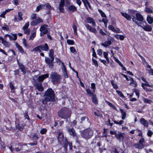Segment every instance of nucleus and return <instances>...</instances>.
<instances>
[{
    "instance_id": "ea45409f",
    "label": "nucleus",
    "mask_w": 153,
    "mask_h": 153,
    "mask_svg": "<svg viewBox=\"0 0 153 153\" xmlns=\"http://www.w3.org/2000/svg\"><path fill=\"white\" fill-rule=\"evenodd\" d=\"M29 26V22H28L27 23H26L24 27H22V29L24 30H25L26 29H27L28 27Z\"/></svg>"
},
{
    "instance_id": "412c9836",
    "label": "nucleus",
    "mask_w": 153,
    "mask_h": 153,
    "mask_svg": "<svg viewBox=\"0 0 153 153\" xmlns=\"http://www.w3.org/2000/svg\"><path fill=\"white\" fill-rule=\"evenodd\" d=\"M120 110L121 113L122 119L123 120L125 119L126 116V112L122 109H120Z\"/></svg>"
},
{
    "instance_id": "4d7b16f0",
    "label": "nucleus",
    "mask_w": 153,
    "mask_h": 153,
    "mask_svg": "<svg viewBox=\"0 0 153 153\" xmlns=\"http://www.w3.org/2000/svg\"><path fill=\"white\" fill-rule=\"evenodd\" d=\"M115 60L120 65V66H121V67L123 66V64L120 62L119 60L118 59L115 58Z\"/></svg>"
},
{
    "instance_id": "58836bf2",
    "label": "nucleus",
    "mask_w": 153,
    "mask_h": 153,
    "mask_svg": "<svg viewBox=\"0 0 153 153\" xmlns=\"http://www.w3.org/2000/svg\"><path fill=\"white\" fill-rule=\"evenodd\" d=\"M73 28L74 30V33L76 35H77V28L75 26V25L74 24H73Z\"/></svg>"
},
{
    "instance_id": "2f4dec72",
    "label": "nucleus",
    "mask_w": 153,
    "mask_h": 153,
    "mask_svg": "<svg viewBox=\"0 0 153 153\" xmlns=\"http://www.w3.org/2000/svg\"><path fill=\"white\" fill-rule=\"evenodd\" d=\"M16 128L21 131H22L23 129V126L19 124H18L16 125Z\"/></svg>"
},
{
    "instance_id": "c03bdc74",
    "label": "nucleus",
    "mask_w": 153,
    "mask_h": 153,
    "mask_svg": "<svg viewBox=\"0 0 153 153\" xmlns=\"http://www.w3.org/2000/svg\"><path fill=\"white\" fill-rule=\"evenodd\" d=\"M45 5V6H46V8L50 10L53 9V7H52L48 3Z\"/></svg>"
},
{
    "instance_id": "e2e57ef3",
    "label": "nucleus",
    "mask_w": 153,
    "mask_h": 153,
    "mask_svg": "<svg viewBox=\"0 0 153 153\" xmlns=\"http://www.w3.org/2000/svg\"><path fill=\"white\" fill-rule=\"evenodd\" d=\"M1 149L3 151H4L5 149L6 145L3 143H1Z\"/></svg>"
},
{
    "instance_id": "de8ad7c7",
    "label": "nucleus",
    "mask_w": 153,
    "mask_h": 153,
    "mask_svg": "<svg viewBox=\"0 0 153 153\" xmlns=\"http://www.w3.org/2000/svg\"><path fill=\"white\" fill-rule=\"evenodd\" d=\"M86 91L88 94L90 96H93V95H94L93 93L91 92V90L89 89H87Z\"/></svg>"
},
{
    "instance_id": "4be33fe9",
    "label": "nucleus",
    "mask_w": 153,
    "mask_h": 153,
    "mask_svg": "<svg viewBox=\"0 0 153 153\" xmlns=\"http://www.w3.org/2000/svg\"><path fill=\"white\" fill-rule=\"evenodd\" d=\"M85 5L86 7V8L88 10L87 6H88L90 8H91V6L90 4L89 3L87 0H82Z\"/></svg>"
},
{
    "instance_id": "c9c22d12",
    "label": "nucleus",
    "mask_w": 153,
    "mask_h": 153,
    "mask_svg": "<svg viewBox=\"0 0 153 153\" xmlns=\"http://www.w3.org/2000/svg\"><path fill=\"white\" fill-rule=\"evenodd\" d=\"M2 43L6 47H9L10 45V44L8 42H7L5 40H4L3 41Z\"/></svg>"
},
{
    "instance_id": "37998d69",
    "label": "nucleus",
    "mask_w": 153,
    "mask_h": 153,
    "mask_svg": "<svg viewBox=\"0 0 153 153\" xmlns=\"http://www.w3.org/2000/svg\"><path fill=\"white\" fill-rule=\"evenodd\" d=\"M67 42L69 45H72L74 44V42L73 40L68 39L67 40Z\"/></svg>"
},
{
    "instance_id": "13d9d810",
    "label": "nucleus",
    "mask_w": 153,
    "mask_h": 153,
    "mask_svg": "<svg viewBox=\"0 0 153 153\" xmlns=\"http://www.w3.org/2000/svg\"><path fill=\"white\" fill-rule=\"evenodd\" d=\"M92 60L93 61V63L94 64V65L96 67H97L98 66V64L97 63V61L94 59H92Z\"/></svg>"
},
{
    "instance_id": "f257e3e1",
    "label": "nucleus",
    "mask_w": 153,
    "mask_h": 153,
    "mask_svg": "<svg viewBox=\"0 0 153 153\" xmlns=\"http://www.w3.org/2000/svg\"><path fill=\"white\" fill-rule=\"evenodd\" d=\"M130 15L126 13H122V15L128 21H130L131 19H132L133 22L137 25H138V23L137 22V20L140 21H142L143 20V17L141 14L139 13H137L136 14V18L134 15V11L130 10Z\"/></svg>"
},
{
    "instance_id": "79ce46f5",
    "label": "nucleus",
    "mask_w": 153,
    "mask_h": 153,
    "mask_svg": "<svg viewBox=\"0 0 153 153\" xmlns=\"http://www.w3.org/2000/svg\"><path fill=\"white\" fill-rule=\"evenodd\" d=\"M109 29L114 32H116V30L115 29L114 27L112 25H110L108 27Z\"/></svg>"
},
{
    "instance_id": "bf43d9fd",
    "label": "nucleus",
    "mask_w": 153,
    "mask_h": 153,
    "mask_svg": "<svg viewBox=\"0 0 153 153\" xmlns=\"http://www.w3.org/2000/svg\"><path fill=\"white\" fill-rule=\"evenodd\" d=\"M7 13V11H3L1 14L0 15V17H2L3 18H5L4 15Z\"/></svg>"
},
{
    "instance_id": "a878e982",
    "label": "nucleus",
    "mask_w": 153,
    "mask_h": 153,
    "mask_svg": "<svg viewBox=\"0 0 153 153\" xmlns=\"http://www.w3.org/2000/svg\"><path fill=\"white\" fill-rule=\"evenodd\" d=\"M15 45L20 52L22 53H24V51L21 46H20L17 43H16Z\"/></svg>"
},
{
    "instance_id": "aec40b11",
    "label": "nucleus",
    "mask_w": 153,
    "mask_h": 153,
    "mask_svg": "<svg viewBox=\"0 0 153 153\" xmlns=\"http://www.w3.org/2000/svg\"><path fill=\"white\" fill-rule=\"evenodd\" d=\"M68 9L70 11L73 12L76 10V8L74 5H71L68 7Z\"/></svg>"
},
{
    "instance_id": "f704fd0d",
    "label": "nucleus",
    "mask_w": 153,
    "mask_h": 153,
    "mask_svg": "<svg viewBox=\"0 0 153 153\" xmlns=\"http://www.w3.org/2000/svg\"><path fill=\"white\" fill-rule=\"evenodd\" d=\"M64 147L65 149L67 150V145L68 144V141L66 139H65L64 141Z\"/></svg>"
},
{
    "instance_id": "864d4df0",
    "label": "nucleus",
    "mask_w": 153,
    "mask_h": 153,
    "mask_svg": "<svg viewBox=\"0 0 153 153\" xmlns=\"http://www.w3.org/2000/svg\"><path fill=\"white\" fill-rule=\"evenodd\" d=\"M47 131V130L46 128H43L41 130L40 132L42 134H45Z\"/></svg>"
},
{
    "instance_id": "72a5a7b5",
    "label": "nucleus",
    "mask_w": 153,
    "mask_h": 153,
    "mask_svg": "<svg viewBox=\"0 0 153 153\" xmlns=\"http://www.w3.org/2000/svg\"><path fill=\"white\" fill-rule=\"evenodd\" d=\"M59 62H61L62 65V70L63 71H67L66 66L65 65L63 62H62L61 61L59 60Z\"/></svg>"
},
{
    "instance_id": "e433bc0d",
    "label": "nucleus",
    "mask_w": 153,
    "mask_h": 153,
    "mask_svg": "<svg viewBox=\"0 0 153 153\" xmlns=\"http://www.w3.org/2000/svg\"><path fill=\"white\" fill-rule=\"evenodd\" d=\"M106 102L110 107H111L113 108L114 109H116V108L111 103L107 101H106Z\"/></svg>"
},
{
    "instance_id": "20e7f679",
    "label": "nucleus",
    "mask_w": 153,
    "mask_h": 153,
    "mask_svg": "<svg viewBox=\"0 0 153 153\" xmlns=\"http://www.w3.org/2000/svg\"><path fill=\"white\" fill-rule=\"evenodd\" d=\"M50 78L51 79L53 84L59 83L62 78L61 76L56 72H52Z\"/></svg>"
},
{
    "instance_id": "f3484780",
    "label": "nucleus",
    "mask_w": 153,
    "mask_h": 153,
    "mask_svg": "<svg viewBox=\"0 0 153 153\" xmlns=\"http://www.w3.org/2000/svg\"><path fill=\"white\" fill-rule=\"evenodd\" d=\"M40 47L42 51H47L49 49V47L47 43H45L44 45H40Z\"/></svg>"
},
{
    "instance_id": "8fccbe9b",
    "label": "nucleus",
    "mask_w": 153,
    "mask_h": 153,
    "mask_svg": "<svg viewBox=\"0 0 153 153\" xmlns=\"http://www.w3.org/2000/svg\"><path fill=\"white\" fill-rule=\"evenodd\" d=\"M91 88L93 89V91L94 92L95 90V85L94 83H92L91 84Z\"/></svg>"
},
{
    "instance_id": "dca6fc26",
    "label": "nucleus",
    "mask_w": 153,
    "mask_h": 153,
    "mask_svg": "<svg viewBox=\"0 0 153 153\" xmlns=\"http://www.w3.org/2000/svg\"><path fill=\"white\" fill-rule=\"evenodd\" d=\"M143 29L145 31H150L152 30V27L148 25L145 26H142L140 25Z\"/></svg>"
},
{
    "instance_id": "49530a36",
    "label": "nucleus",
    "mask_w": 153,
    "mask_h": 153,
    "mask_svg": "<svg viewBox=\"0 0 153 153\" xmlns=\"http://www.w3.org/2000/svg\"><path fill=\"white\" fill-rule=\"evenodd\" d=\"M65 4V0H61L59 4V6H63Z\"/></svg>"
},
{
    "instance_id": "f8f14e48",
    "label": "nucleus",
    "mask_w": 153,
    "mask_h": 153,
    "mask_svg": "<svg viewBox=\"0 0 153 153\" xmlns=\"http://www.w3.org/2000/svg\"><path fill=\"white\" fill-rule=\"evenodd\" d=\"M86 21L88 23L92 24L93 26L95 27L96 26V23L94 19L91 17H88L87 18Z\"/></svg>"
},
{
    "instance_id": "2eb2a0df",
    "label": "nucleus",
    "mask_w": 153,
    "mask_h": 153,
    "mask_svg": "<svg viewBox=\"0 0 153 153\" xmlns=\"http://www.w3.org/2000/svg\"><path fill=\"white\" fill-rule=\"evenodd\" d=\"M124 134L123 133L120 132L117 134H116L115 136L117 138L119 139V140H123L124 138Z\"/></svg>"
},
{
    "instance_id": "a19ab883",
    "label": "nucleus",
    "mask_w": 153,
    "mask_h": 153,
    "mask_svg": "<svg viewBox=\"0 0 153 153\" xmlns=\"http://www.w3.org/2000/svg\"><path fill=\"white\" fill-rule=\"evenodd\" d=\"M145 9V11L148 13H152V11L147 7H146Z\"/></svg>"
},
{
    "instance_id": "393cba45",
    "label": "nucleus",
    "mask_w": 153,
    "mask_h": 153,
    "mask_svg": "<svg viewBox=\"0 0 153 153\" xmlns=\"http://www.w3.org/2000/svg\"><path fill=\"white\" fill-rule=\"evenodd\" d=\"M111 44V42L110 41H108L105 42L104 43L101 44V45L104 47H107Z\"/></svg>"
},
{
    "instance_id": "5fc2aeb1",
    "label": "nucleus",
    "mask_w": 153,
    "mask_h": 153,
    "mask_svg": "<svg viewBox=\"0 0 153 153\" xmlns=\"http://www.w3.org/2000/svg\"><path fill=\"white\" fill-rule=\"evenodd\" d=\"M103 55L105 58L106 59L107 61H108L109 60V59L107 57L108 54L107 52H104L103 53Z\"/></svg>"
},
{
    "instance_id": "680f3d73",
    "label": "nucleus",
    "mask_w": 153,
    "mask_h": 153,
    "mask_svg": "<svg viewBox=\"0 0 153 153\" xmlns=\"http://www.w3.org/2000/svg\"><path fill=\"white\" fill-rule=\"evenodd\" d=\"M28 112L27 111H26L25 113L24 117L28 120H30V118L29 116L28 115Z\"/></svg>"
},
{
    "instance_id": "c85d7f7f",
    "label": "nucleus",
    "mask_w": 153,
    "mask_h": 153,
    "mask_svg": "<svg viewBox=\"0 0 153 153\" xmlns=\"http://www.w3.org/2000/svg\"><path fill=\"white\" fill-rule=\"evenodd\" d=\"M130 81L131 82L130 84L132 86L134 87H136L137 86V84L136 82L133 80L132 78H130Z\"/></svg>"
},
{
    "instance_id": "1a4fd4ad",
    "label": "nucleus",
    "mask_w": 153,
    "mask_h": 153,
    "mask_svg": "<svg viewBox=\"0 0 153 153\" xmlns=\"http://www.w3.org/2000/svg\"><path fill=\"white\" fill-rule=\"evenodd\" d=\"M33 84L36 87V89L40 91H43L44 89L42 86V84L41 83H38L34 81L33 82Z\"/></svg>"
},
{
    "instance_id": "0eeeda50",
    "label": "nucleus",
    "mask_w": 153,
    "mask_h": 153,
    "mask_svg": "<svg viewBox=\"0 0 153 153\" xmlns=\"http://www.w3.org/2000/svg\"><path fill=\"white\" fill-rule=\"evenodd\" d=\"M50 59L48 57H45V61L46 63L48 64L49 66L52 68L53 66V62L54 60V58H50Z\"/></svg>"
},
{
    "instance_id": "603ef678",
    "label": "nucleus",
    "mask_w": 153,
    "mask_h": 153,
    "mask_svg": "<svg viewBox=\"0 0 153 153\" xmlns=\"http://www.w3.org/2000/svg\"><path fill=\"white\" fill-rule=\"evenodd\" d=\"M116 92L120 97L122 98L124 97V96L123 95V93L120 91H117Z\"/></svg>"
},
{
    "instance_id": "9d476101",
    "label": "nucleus",
    "mask_w": 153,
    "mask_h": 153,
    "mask_svg": "<svg viewBox=\"0 0 153 153\" xmlns=\"http://www.w3.org/2000/svg\"><path fill=\"white\" fill-rule=\"evenodd\" d=\"M42 20L39 18H36V19L30 22V25L32 26L36 25L42 22Z\"/></svg>"
},
{
    "instance_id": "7ed1b4c3",
    "label": "nucleus",
    "mask_w": 153,
    "mask_h": 153,
    "mask_svg": "<svg viewBox=\"0 0 153 153\" xmlns=\"http://www.w3.org/2000/svg\"><path fill=\"white\" fill-rule=\"evenodd\" d=\"M58 114L59 117L65 119L70 117L71 114L68 108L66 107L62 108L59 111Z\"/></svg>"
},
{
    "instance_id": "69168bd1",
    "label": "nucleus",
    "mask_w": 153,
    "mask_h": 153,
    "mask_svg": "<svg viewBox=\"0 0 153 153\" xmlns=\"http://www.w3.org/2000/svg\"><path fill=\"white\" fill-rule=\"evenodd\" d=\"M2 29L4 30H6L7 31L8 30V27L7 25H5L4 26L2 27Z\"/></svg>"
},
{
    "instance_id": "5701e85b",
    "label": "nucleus",
    "mask_w": 153,
    "mask_h": 153,
    "mask_svg": "<svg viewBox=\"0 0 153 153\" xmlns=\"http://www.w3.org/2000/svg\"><path fill=\"white\" fill-rule=\"evenodd\" d=\"M58 135V139L59 142L61 141L62 140H64V136L63 134L59 132Z\"/></svg>"
},
{
    "instance_id": "39448f33",
    "label": "nucleus",
    "mask_w": 153,
    "mask_h": 153,
    "mask_svg": "<svg viewBox=\"0 0 153 153\" xmlns=\"http://www.w3.org/2000/svg\"><path fill=\"white\" fill-rule=\"evenodd\" d=\"M93 134L92 131L90 128L85 129L81 132L82 137L86 139L91 138Z\"/></svg>"
},
{
    "instance_id": "ddd939ff",
    "label": "nucleus",
    "mask_w": 153,
    "mask_h": 153,
    "mask_svg": "<svg viewBox=\"0 0 153 153\" xmlns=\"http://www.w3.org/2000/svg\"><path fill=\"white\" fill-rule=\"evenodd\" d=\"M68 131L69 134L71 136L74 137H76V134L74 129L73 128H68Z\"/></svg>"
},
{
    "instance_id": "4468645a",
    "label": "nucleus",
    "mask_w": 153,
    "mask_h": 153,
    "mask_svg": "<svg viewBox=\"0 0 153 153\" xmlns=\"http://www.w3.org/2000/svg\"><path fill=\"white\" fill-rule=\"evenodd\" d=\"M85 27H87V29L89 30L91 32L93 33H96L97 32V31L96 29L93 27L90 26L88 24H86L85 25Z\"/></svg>"
},
{
    "instance_id": "774afa93",
    "label": "nucleus",
    "mask_w": 153,
    "mask_h": 153,
    "mask_svg": "<svg viewBox=\"0 0 153 153\" xmlns=\"http://www.w3.org/2000/svg\"><path fill=\"white\" fill-rule=\"evenodd\" d=\"M39 138L38 136L36 134H34L33 137V139L34 140H37Z\"/></svg>"
},
{
    "instance_id": "6ab92c4d",
    "label": "nucleus",
    "mask_w": 153,
    "mask_h": 153,
    "mask_svg": "<svg viewBox=\"0 0 153 153\" xmlns=\"http://www.w3.org/2000/svg\"><path fill=\"white\" fill-rule=\"evenodd\" d=\"M140 123L144 126L147 127L148 126V123L147 121H146L144 119L142 118L140 120Z\"/></svg>"
},
{
    "instance_id": "7c9ffc66",
    "label": "nucleus",
    "mask_w": 153,
    "mask_h": 153,
    "mask_svg": "<svg viewBox=\"0 0 153 153\" xmlns=\"http://www.w3.org/2000/svg\"><path fill=\"white\" fill-rule=\"evenodd\" d=\"M39 51V52H40L42 51V50L40 48V45L37 46L32 51Z\"/></svg>"
},
{
    "instance_id": "338daca9",
    "label": "nucleus",
    "mask_w": 153,
    "mask_h": 153,
    "mask_svg": "<svg viewBox=\"0 0 153 153\" xmlns=\"http://www.w3.org/2000/svg\"><path fill=\"white\" fill-rule=\"evenodd\" d=\"M123 122V121L122 120H120L119 122H118L115 120L114 121V123L117 124H119L120 125H121Z\"/></svg>"
},
{
    "instance_id": "6e6552de",
    "label": "nucleus",
    "mask_w": 153,
    "mask_h": 153,
    "mask_svg": "<svg viewBox=\"0 0 153 153\" xmlns=\"http://www.w3.org/2000/svg\"><path fill=\"white\" fill-rule=\"evenodd\" d=\"M144 142V139L142 138L140 140L138 143L135 144L134 146L136 148L142 149L144 147L143 144Z\"/></svg>"
},
{
    "instance_id": "0e129e2a",
    "label": "nucleus",
    "mask_w": 153,
    "mask_h": 153,
    "mask_svg": "<svg viewBox=\"0 0 153 153\" xmlns=\"http://www.w3.org/2000/svg\"><path fill=\"white\" fill-rule=\"evenodd\" d=\"M102 21L104 23L105 27H106L107 25V20L106 19H102Z\"/></svg>"
},
{
    "instance_id": "4c0bfd02",
    "label": "nucleus",
    "mask_w": 153,
    "mask_h": 153,
    "mask_svg": "<svg viewBox=\"0 0 153 153\" xmlns=\"http://www.w3.org/2000/svg\"><path fill=\"white\" fill-rule=\"evenodd\" d=\"M36 33L34 32L31 35L30 38H29V40H33L34 38L36 36Z\"/></svg>"
},
{
    "instance_id": "423d86ee",
    "label": "nucleus",
    "mask_w": 153,
    "mask_h": 153,
    "mask_svg": "<svg viewBox=\"0 0 153 153\" xmlns=\"http://www.w3.org/2000/svg\"><path fill=\"white\" fill-rule=\"evenodd\" d=\"M48 25H44L41 26L39 30L41 32L40 33L41 36H43L48 32Z\"/></svg>"
},
{
    "instance_id": "9b49d317",
    "label": "nucleus",
    "mask_w": 153,
    "mask_h": 153,
    "mask_svg": "<svg viewBox=\"0 0 153 153\" xmlns=\"http://www.w3.org/2000/svg\"><path fill=\"white\" fill-rule=\"evenodd\" d=\"M49 75L48 74H46L39 76L37 79L39 82H42L45 78L48 77Z\"/></svg>"
},
{
    "instance_id": "473e14b6",
    "label": "nucleus",
    "mask_w": 153,
    "mask_h": 153,
    "mask_svg": "<svg viewBox=\"0 0 153 153\" xmlns=\"http://www.w3.org/2000/svg\"><path fill=\"white\" fill-rule=\"evenodd\" d=\"M49 57L50 58H54L53 56V51L52 49H51L49 51Z\"/></svg>"
},
{
    "instance_id": "f03ea898",
    "label": "nucleus",
    "mask_w": 153,
    "mask_h": 153,
    "mask_svg": "<svg viewBox=\"0 0 153 153\" xmlns=\"http://www.w3.org/2000/svg\"><path fill=\"white\" fill-rule=\"evenodd\" d=\"M45 96L46 97L42 101V102L44 104H46L48 102L52 101L54 100V92L51 88H49L46 91Z\"/></svg>"
},
{
    "instance_id": "c756f323",
    "label": "nucleus",
    "mask_w": 153,
    "mask_h": 153,
    "mask_svg": "<svg viewBox=\"0 0 153 153\" xmlns=\"http://www.w3.org/2000/svg\"><path fill=\"white\" fill-rule=\"evenodd\" d=\"M92 98L93 102L95 104L97 105L98 104V101L96 97V96L95 95H93Z\"/></svg>"
},
{
    "instance_id": "6e6d98bb",
    "label": "nucleus",
    "mask_w": 153,
    "mask_h": 153,
    "mask_svg": "<svg viewBox=\"0 0 153 153\" xmlns=\"http://www.w3.org/2000/svg\"><path fill=\"white\" fill-rule=\"evenodd\" d=\"M152 134H153V133L151 131L149 130H148V131L147 135L148 137H151L152 136Z\"/></svg>"
},
{
    "instance_id": "052dcab7",
    "label": "nucleus",
    "mask_w": 153,
    "mask_h": 153,
    "mask_svg": "<svg viewBox=\"0 0 153 153\" xmlns=\"http://www.w3.org/2000/svg\"><path fill=\"white\" fill-rule=\"evenodd\" d=\"M70 49L71 52L73 53H76V51L74 48L73 47H71L70 48Z\"/></svg>"
},
{
    "instance_id": "b1692460",
    "label": "nucleus",
    "mask_w": 153,
    "mask_h": 153,
    "mask_svg": "<svg viewBox=\"0 0 153 153\" xmlns=\"http://www.w3.org/2000/svg\"><path fill=\"white\" fill-rule=\"evenodd\" d=\"M12 36L10 35L9 37L10 40H15L17 39V36L16 34H12Z\"/></svg>"
},
{
    "instance_id": "a18cd8bd",
    "label": "nucleus",
    "mask_w": 153,
    "mask_h": 153,
    "mask_svg": "<svg viewBox=\"0 0 153 153\" xmlns=\"http://www.w3.org/2000/svg\"><path fill=\"white\" fill-rule=\"evenodd\" d=\"M143 100L144 102L146 103L150 104L151 102H152V101L151 100L146 98H144Z\"/></svg>"
},
{
    "instance_id": "bb28decb",
    "label": "nucleus",
    "mask_w": 153,
    "mask_h": 153,
    "mask_svg": "<svg viewBox=\"0 0 153 153\" xmlns=\"http://www.w3.org/2000/svg\"><path fill=\"white\" fill-rule=\"evenodd\" d=\"M45 5L41 4L38 6L36 8V11L37 12L39 11L40 10L42 9H45Z\"/></svg>"
},
{
    "instance_id": "09e8293b",
    "label": "nucleus",
    "mask_w": 153,
    "mask_h": 153,
    "mask_svg": "<svg viewBox=\"0 0 153 153\" xmlns=\"http://www.w3.org/2000/svg\"><path fill=\"white\" fill-rule=\"evenodd\" d=\"M99 12L101 14L102 17H106V16L105 13L103 12L101 10H99Z\"/></svg>"
},
{
    "instance_id": "3c124183",
    "label": "nucleus",
    "mask_w": 153,
    "mask_h": 153,
    "mask_svg": "<svg viewBox=\"0 0 153 153\" xmlns=\"http://www.w3.org/2000/svg\"><path fill=\"white\" fill-rule=\"evenodd\" d=\"M18 15V17H19L18 19H19V20L21 21L22 20V13H21L20 12H19Z\"/></svg>"
},
{
    "instance_id": "a211bd4d",
    "label": "nucleus",
    "mask_w": 153,
    "mask_h": 153,
    "mask_svg": "<svg viewBox=\"0 0 153 153\" xmlns=\"http://www.w3.org/2000/svg\"><path fill=\"white\" fill-rule=\"evenodd\" d=\"M18 64L19 67V69L21 70L23 73L25 74L26 73V72L25 68L24 65L20 63L19 61H18Z\"/></svg>"
},
{
    "instance_id": "cd10ccee",
    "label": "nucleus",
    "mask_w": 153,
    "mask_h": 153,
    "mask_svg": "<svg viewBox=\"0 0 153 153\" xmlns=\"http://www.w3.org/2000/svg\"><path fill=\"white\" fill-rule=\"evenodd\" d=\"M147 20L149 24H151L153 22V17L149 15L147 16Z\"/></svg>"
}]
</instances>
